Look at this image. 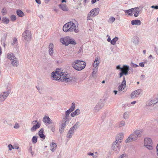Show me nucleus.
I'll return each instance as SVG.
<instances>
[{"label":"nucleus","instance_id":"obj_1","mask_svg":"<svg viewBox=\"0 0 158 158\" xmlns=\"http://www.w3.org/2000/svg\"><path fill=\"white\" fill-rule=\"evenodd\" d=\"M78 26V24L77 22H69L64 25L63 30L66 32H74L77 33L79 32Z\"/></svg>","mask_w":158,"mask_h":158},{"label":"nucleus","instance_id":"obj_2","mask_svg":"<svg viewBox=\"0 0 158 158\" xmlns=\"http://www.w3.org/2000/svg\"><path fill=\"white\" fill-rule=\"evenodd\" d=\"M142 134V131L141 130H136L134 131L125 140V143H127L136 141L138 138L141 136Z\"/></svg>","mask_w":158,"mask_h":158},{"label":"nucleus","instance_id":"obj_3","mask_svg":"<svg viewBox=\"0 0 158 158\" xmlns=\"http://www.w3.org/2000/svg\"><path fill=\"white\" fill-rule=\"evenodd\" d=\"M67 76L65 72H61L58 69L56 71L52 73L51 77L54 80L62 81L63 79Z\"/></svg>","mask_w":158,"mask_h":158},{"label":"nucleus","instance_id":"obj_4","mask_svg":"<svg viewBox=\"0 0 158 158\" xmlns=\"http://www.w3.org/2000/svg\"><path fill=\"white\" fill-rule=\"evenodd\" d=\"M72 65L77 70L80 71L83 69L86 66L85 62L80 60H77L72 62Z\"/></svg>","mask_w":158,"mask_h":158},{"label":"nucleus","instance_id":"obj_5","mask_svg":"<svg viewBox=\"0 0 158 158\" xmlns=\"http://www.w3.org/2000/svg\"><path fill=\"white\" fill-rule=\"evenodd\" d=\"M60 41L63 44L66 46L68 45L69 44H76L74 40L71 38L69 36H66L60 38Z\"/></svg>","mask_w":158,"mask_h":158},{"label":"nucleus","instance_id":"obj_6","mask_svg":"<svg viewBox=\"0 0 158 158\" xmlns=\"http://www.w3.org/2000/svg\"><path fill=\"white\" fill-rule=\"evenodd\" d=\"M22 36L23 39L26 42H29L31 39V34L30 31L25 30L22 34Z\"/></svg>","mask_w":158,"mask_h":158},{"label":"nucleus","instance_id":"obj_7","mask_svg":"<svg viewBox=\"0 0 158 158\" xmlns=\"http://www.w3.org/2000/svg\"><path fill=\"white\" fill-rule=\"evenodd\" d=\"M79 123L77 122L75 125L69 129L67 135L66 137L68 138H71L74 134V132L79 127Z\"/></svg>","mask_w":158,"mask_h":158},{"label":"nucleus","instance_id":"obj_8","mask_svg":"<svg viewBox=\"0 0 158 158\" xmlns=\"http://www.w3.org/2000/svg\"><path fill=\"white\" fill-rule=\"evenodd\" d=\"M158 102V98L157 97H153L149 99L146 102L147 106H153Z\"/></svg>","mask_w":158,"mask_h":158},{"label":"nucleus","instance_id":"obj_9","mask_svg":"<svg viewBox=\"0 0 158 158\" xmlns=\"http://www.w3.org/2000/svg\"><path fill=\"white\" fill-rule=\"evenodd\" d=\"M152 143L151 139L148 138H145L144 139V146L148 149L152 150L153 149Z\"/></svg>","mask_w":158,"mask_h":158},{"label":"nucleus","instance_id":"obj_10","mask_svg":"<svg viewBox=\"0 0 158 158\" xmlns=\"http://www.w3.org/2000/svg\"><path fill=\"white\" fill-rule=\"evenodd\" d=\"M18 45L17 38L15 37L13 38L11 43L10 48L12 49L14 52H16L17 51Z\"/></svg>","mask_w":158,"mask_h":158},{"label":"nucleus","instance_id":"obj_11","mask_svg":"<svg viewBox=\"0 0 158 158\" xmlns=\"http://www.w3.org/2000/svg\"><path fill=\"white\" fill-rule=\"evenodd\" d=\"M120 143L114 142L113 143L112 149L114 152L116 154H118L120 151Z\"/></svg>","mask_w":158,"mask_h":158},{"label":"nucleus","instance_id":"obj_12","mask_svg":"<svg viewBox=\"0 0 158 158\" xmlns=\"http://www.w3.org/2000/svg\"><path fill=\"white\" fill-rule=\"evenodd\" d=\"M18 60L13 55L10 56V63L14 66H17L19 65Z\"/></svg>","mask_w":158,"mask_h":158},{"label":"nucleus","instance_id":"obj_13","mask_svg":"<svg viewBox=\"0 0 158 158\" xmlns=\"http://www.w3.org/2000/svg\"><path fill=\"white\" fill-rule=\"evenodd\" d=\"M142 91V89H139L132 92L130 95L131 98H135L138 97L141 94Z\"/></svg>","mask_w":158,"mask_h":158},{"label":"nucleus","instance_id":"obj_14","mask_svg":"<svg viewBox=\"0 0 158 158\" xmlns=\"http://www.w3.org/2000/svg\"><path fill=\"white\" fill-rule=\"evenodd\" d=\"M123 137V132L120 133L117 135L116 137V140L114 142L120 143L122 142Z\"/></svg>","mask_w":158,"mask_h":158},{"label":"nucleus","instance_id":"obj_15","mask_svg":"<svg viewBox=\"0 0 158 158\" xmlns=\"http://www.w3.org/2000/svg\"><path fill=\"white\" fill-rule=\"evenodd\" d=\"M9 92L8 91L0 93V102L4 101L8 96Z\"/></svg>","mask_w":158,"mask_h":158},{"label":"nucleus","instance_id":"obj_16","mask_svg":"<svg viewBox=\"0 0 158 158\" xmlns=\"http://www.w3.org/2000/svg\"><path fill=\"white\" fill-rule=\"evenodd\" d=\"M99 9L98 8H96L91 10L89 13L93 17H95L97 16L99 13Z\"/></svg>","mask_w":158,"mask_h":158},{"label":"nucleus","instance_id":"obj_17","mask_svg":"<svg viewBox=\"0 0 158 158\" xmlns=\"http://www.w3.org/2000/svg\"><path fill=\"white\" fill-rule=\"evenodd\" d=\"M103 106V104L102 103H98L93 109L94 113H96L98 112Z\"/></svg>","mask_w":158,"mask_h":158},{"label":"nucleus","instance_id":"obj_18","mask_svg":"<svg viewBox=\"0 0 158 158\" xmlns=\"http://www.w3.org/2000/svg\"><path fill=\"white\" fill-rule=\"evenodd\" d=\"M126 86V81L125 77H123V80L120 85H119L118 87V89L119 91H122L124 89Z\"/></svg>","mask_w":158,"mask_h":158},{"label":"nucleus","instance_id":"obj_19","mask_svg":"<svg viewBox=\"0 0 158 158\" xmlns=\"http://www.w3.org/2000/svg\"><path fill=\"white\" fill-rule=\"evenodd\" d=\"M100 62V58L98 56L95 57V60L93 63V68L98 69Z\"/></svg>","mask_w":158,"mask_h":158},{"label":"nucleus","instance_id":"obj_20","mask_svg":"<svg viewBox=\"0 0 158 158\" xmlns=\"http://www.w3.org/2000/svg\"><path fill=\"white\" fill-rule=\"evenodd\" d=\"M129 69V67L127 65H124L122 68L121 71L124 73V75H127L128 73V71Z\"/></svg>","mask_w":158,"mask_h":158},{"label":"nucleus","instance_id":"obj_21","mask_svg":"<svg viewBox=\"0 0 158 158\" xmlns=\"http://www.w3.org/2000/svg\"><path fill=\"white\" fill-rule=\"evenodd\" d=\"M50 150L52 152H54L56 150L57 147L56 144L55 143L52 142V143H50Z\"/></svg>","mask_w":158,"mask_h":158},{"label":"nucleus","instance_id":"obj_22","mask_svg":"<svg viewBox=\"0 0 158 158\" xmlns=\"http://www.w3.org/2000/svg\"><path fill=\"white\" fill-rule=\"evenodd\" d=\"M133 12H135V14L134 16L135 17H138L140 14V10L139 8L137 7L133 8Z\"/></svg>","mask_w":158,"mask_h":158},{"label":"nucleus","instance_id":"obj_23","mask_svg":"<svg viewBox=\"0 0 158 158\" xmlns=\"http://www.w3.org/2000/svg\"><path fill=\"white\" fill-rule=\"evenodd\" d=\"M53 48L54 45L52 43L50 44L48 47V52L49 55L51 56H52L53 53Z\"/></svg>","mask_w":158,"mask_h":158},{"label":"nucleus","instance_id":"obj_24","mask_svg":"<svg viewBox=\"0 0 158 158\" xmlns=\"http://www.w3.org/2000/svg\"><path fill=\"white\" fill-rule=\"evenodd\" d=\"M43 121L44 123H46L50 124L52 123V120L50 119L49 117L47 116H45L43 118Z\"/></svg>","mask_w":158,"mask_h":158},{"label":"nucleus","instance_id":"obj_25","mask_svg":"<svg viewBox=\"0 0 158 158\" xmlns=\"http://www.w3.org/2000/svg\"><path fill=\"white\" fill-rule=\"evenodd\" d=\"M81 113V111L79 109H77L74 112H72L70 115L71 117H73L75 116L79 115Z\"/></svg>","mask_w":158,"mask_h":158},{"label":"nucleus","instance_id":"obj_26","mask_svg":"<svg viewBox=\"0 0 158 158\" xmlns=\"http://www.w3.org/2000/svg\"><path fill=\"white\" fill-rule=\"evenodd\" d=\"M66 126V124L65 123H62L59 126V131L61 134H62L64 131V130Z\"/></svg>","mask_w":158,"mask_h":158},{"label":"nucleus","instance_id":"obj_27","mask_svg":"<svg viewBox=\"0 0 158 158\" xmlns=\"http://www.w3.org/2000/svg\"><path fill=\"white\" fill-rule=\"evenodd\" d=\"M131 41L135 45H138L139 43V38L138 37L136 36H134L132 38Z\"/></svg>","mask_w":158,"mask_h":158},{"label":"nucleus","instance_id":"obj_28","mask_svg":"<svg viewBox=\"0 0 158 158\" xmlns=\"http://www.w3.org/2000/svg\"><path fill=\"white\" fill-rule=\"evenodd\" d=\"M60 8L64 11H68V9L67 6L65 4H61L59 5Z\"/></svg>","mask_w":158,"mask_h":158},{"label":"nucleus","instance_id":"obj_29","mask_svg":"<svg viewBox=\"0 0 158 158\" xmlns=\"http://www.w3.org/2000/svg\"><path fill=\"white\" fill-rule=\"evenodd\" d=\"M131 24L132 25H141V22L140 20L135 19L131 21Z\"/></svg>","mask_w":158,"mask_h":158},{"label":"nucleus","instance_id":"obj_30","mask_svg":"<svg viewBox=\"0 0 158 158\" xmlns=\"http://www.w3.org/2000/svg\"><path fill=\"white\" fill-rule=\"evenodd\" d=\"M40 126V124L39 123H37L35 125H34L31 128V131H35L36 129L39 128Z\"/></svg>","mask_w":158,"mask_h":158},{"label":"nucleus","instance_id":"obj_31","mask_svg":"<svg viewBox=\"0 0 158 158\" xmlns=\"http://www.w3.org/2000/svg\"><path fill=\"white\" fill-rule=\"evenodd\" d=\"M44 131V130L43 129H41L39 132V135L41 138L43 139H44L45 138V136L43 134Z\"/></svg>","mask_w":158,"mask_h":158},{"label":"nucleus","instance_id":"obj_32","mask_svg":"<svg viewBox=\"0 0 158 158\" xmlns=\"http://www.w3.org/2000/svg\"><path fill=\"white\" fill-rule=\"evenodd\" d=\"M125 124V122L124 121H121L117 124V127L118 128H121L124 126Z\"/></svg>","mask_w":158,"mask_h":158},{"label":"nucleus","instance_id":"obj_33","mask_svg":"<svg viewBox=\"0 0 158 158\" xmlns=\"http://www.w3.org/2000/svg\"><path fill=\"white\" fill-rule=\"evenodd\" d=\"M124 11L126 13H127L128 15L131 16H132L133 13V8L128 10H125Z\"/></svg>","mask_w":158,"mask_h":158},{"label":"nucleus","instance_id":"obj_34","mask_svg":"<svg viewBox=\"0 0 158 158\" xmlns=\"http://www.w3.org/2000/svg\"><path fill=\"white\" fill-rule=\"evenodd\" d=\"M16 13L18 15L19 17H22L24 15V13L21 10H17Z\"/></svg>","mask_w":158,"mask_h":158},{"label":"nucleus","instance_id":"obj_35","mask_svg":"<svg viewBox=\"0 0 158 158\" xmlns=\"http://www.w3.org/2000/svg\"><path fill=\"white\" fill-rule=\"evenodd\" d=\"M75 107V104L74 102H73L72 103L71 106L69 109L67 110L68 111H69L71 113L72 111H73Z\"/></svg>","mask_w":158,"mask_h":158},{"label":"nucleus","instance_id":"obj_36","mask_svg":"<svg viewBox=\"0 0 158 158\" xmlns=\"http://www.w3.org/2000/svg\"><path fill=\"white\" fill-rule=\"evenodd\" d=\"M130 113L128 112H126L123 114V117L124 119H128Z\"/></svg>","mask_w":158,"mask_h":158},{"label":"nucleus","instance_id":"obj_37","mask_svg":"<svg viewBox=\"0 0 158 158\" xmlns=\"http://www.w3.org/2000/svg\"><path fill=\"white\" fill-rule=\"evenodd\" d=\"M118 40V38L117 37H115L111 41V44L114 45L115 44L116 42Z\"/></svg>","mask_w":158,"mask_h":158},{"label":"nucleus","instance_id":"obj_38","mask_svg":"<svg viewBox=\"0 0 158 158\" xmlns=\"http://www.w3.org/2000/svg\"><path fill=\"white\" fill-rule=\"evenodd\" d=\"M2 21L4 23L7 24L9 23L10 20L8 18L6 17H3L2 18Z\"/></svg>","mask_w":158,"mask_h":158},{"label":"nucleus","instance_id":"obj_39","mask_svg":"<svg viewBox=\"0 0 158 158\" xmlns=\"http://www.w3.org/2000/svg\"><path fill=\"white\" fill-rule=\"evenodd\" d=\"M71 113L67 110L65 112V116L64 117L65 118L68 119H69L70 120V118L69 114Z\"/></svg>","mask_w":158,"mask_h":158},{"label":"nucleus","instance_id":"obj_40","mask_svg":"<svg viewBox=\"0 0 158 158\" xmlns=\"http://www.w3.org/2000/svg\"><path fill=\"white\" fill-rule=\"evenodd\" d=\"M115 18L113 17H110L108 20V22L110 23H112L115 20Z\"/></svg>","mask_w":158,"mask_h":158},{"label":"nucleus","instance_id":"obj_41","mask_svg":"<svg viewBox=\"0 0 158 158\" xmlns=\"http://www.w3.org/2000/svg\"><path fill=\"white\" fill-rule=\"evenodd\" d=\"M70 120L68 119H66L64 117H63L62 119V123L66 124H67V123H69V121Z\"/></svg>","mask_w":158,"mask_h":158},{"label":"nucleus","instance_id":"obj_42","mask_svg":"<svg viewBox=\"0 0 158 158\" xmlns=\"http://www.w3.org/2000/svg\"><path fill=\"white\" fill-rule=\"evenodd\" d=\"M93 72L92 73V75L93 76H94V75H95L97 74L98 70V69L93 68Z\"/></svg>","mask_w":158,"mask_h":158},{"label":"nucleus","instance_id":"obj_43","mask_svg":"<svg viewBox=\"0 0 158 158\" xmlns=\"http://www.w3.org/2000/svg\"><path fill=\"white\" fill-rule=\"evenodd\" d=\"M1 12L3 15H6L7 14V10L6 8H3Z\"/></svg>","mask_w":158,"mask_h":158},{"label":"nucleus","instance_id":"obj_44","mask_svg":"<svg viewBox=\"0 0 158 158\" xmlns=\"http://www.w3.org/2000/svg\"><path fill=\"white\" fill-rule=\"evenodd\" d=\"M91 17H92V15L90 14L89 13H88V14L87 15V20L88 21H93V20L91 18Z\"/></svg>","mask_w":158,"mask_h":158},{"label":"nucleus","instance_id":"obj_45","mask_svg":"<svg viewBox=\"0 0 158 158\" xmlns=\"http://www.w3.org/2000/svg\"><path fill=\"white\" fill-rule=\"evenodd\" d=\"M32 141L33 143H36L37 141V137L35 136H34L32 139Z\"/></svg>","mask_w":158,"mask_h":158},{"label":"nucleus","instance_id":"obj_46","mask_svg":"<svg viewBox=\"0 0 158 158\" xmlns=\"http://www.w3.org/2000/svg\"><path fill=\"white\" fill-rule=\"evenodd\" d=\"M19 147L17 145L12 146L10 144V151L12 149H18Z\"/></svg>","mask_w":158,"mask_h":158},{"label":"nucleus","instance_id":"obj_47","mask_svg":"<svg viewBox=\"0 0 158 158\" xmlns=\"http://www.w3.org/2000/svg\"><path fill=\"white\" fill-rule=\"evenodd\" d=\"M71 79L68 77L67 76L64 78L63 79L62 81H64L67 82H69L70 81H71Z\"/></svg>","mask_w":158,"mask_h":158},{"label":"nucleus","instance_id":"obj_48","mask_svg":"<svg viewBox=\"0 0 158 158\" xmlns=\"http://www.w3.org/2000/svg\"><path fill=\"white\" fill-rule=\"evenodd\" d=\"M119 158H127V156L126 154H123L120 156Z\"/></svg>","mask_w":158,"mask_h":158},{"label":"nucleus","instance_id":"obj_49","mask_svg":"<svg viewBox=\"0 0 158 158\" xmlns=\"http://www.w3.org/2000/svg\"><path fill=\"white\" fill-rule=\"evenodd\" d=\"M19 127H20L19 125L17 123H15V125L14 127V128H15V129H18L19 128Z\"/></svg>","mask_w":158,"mask_h":158},{"label":"nucleus","instance_id":"obj_50","mask_svg":"<svg viewBox=\"0 0 158 158\" xmlns=\"http://www.w3.org/2000/svg\"><path fill=\"white\" fill-rule=\"evenodd\" d=\"M11 20L12 21H15L16 19V17L14 15H12L11 17Z\"/></svg>","mask_w":158,"mask_h":158},{"label":"nucleus","instance_id":"obj_51","mask_svg":"<svg viewBox=\"0 0 158 158\" xmlns=\"http://www.w3.org/2000/svg\"><path fill=\"white\" fill-rule=\"evenodd\" d=\"M51 130L52 132H54L55 131V126L53 125H52L50 127Z\"/></svg>","mask_w":158,"mask_h":158},{"label":"nucleus","instance_id":"obj_52","mask_svg":"<svg viewBox=\"0 0 158 158\" xmlns=\"http://www.w3.org/2000/svg\"><path fill=\"white\" fill-rule=\"evenodd\" d=\"M131 66L133 68H136L138 66V65L136 64L132 63H131Z\"/></svg>","mask_w":158,"mask_h":158},{"label":"nucleus","instance_id":"obj_53","mask_svg":"<svg viewBox=\"0 0 158 158\" xmlns=\"http://www.w3.org/2000/svg\"><path fill=\"white\" fill-rule=\"evenodd\" d=\"M144 62H141V63H139V66L142 67H144Z\"/></svg>","mask_w":158,"mask_h":158},{"label":"nucleus","instance_id":"obj_54","mask_svg":"<svg viewBox=\"0 0 158 158\" xmlns=\"http://www.w3.org/2000/svg\"><path fill=\"white\" fill-rule=\"evenodd\" d=\"M151 8H154L155 9L157 10L158 9V6H151Z\"/></svg>","mask_w":158,"mask_h":158},{"label":"nucleus","instance_id":"obj_55","mask_svg":"<svg viewBox=\"0 0 158 158\" xmlns=\"http://www.w3.org/2000/svg\"><path fill=\"white\" fill-rule=\"evenodd\" d=\"M37 123H39L37 120H34L32 122V124L33 125H35L37 124Z\"/></svg>","mask_w":158,"mask_h":158},{"label":"nucleus","instance_id":"obj_56","mask_svg":"<svg viewBox=\"0 0 158 158\" xmlns=\"http://www.w3.org/2000/svg\"><path fill=\"white\" fill-rule=\"evenodd\" d=\"M116 69H120V70L121 71L122 69V68H121L120 65H118L116 66Z\"/></svg>","mask_w":158,"mask_h":158},{"label":"nucleus","instance_id":"obj_57","mask_svg":"<svg viewBox=\"0 0 158 158\" xmlns=\"http://www.w3.org/2000/svg\"><path fill=\"white\" fill-rule=\"evenodd\" d=\"M124 75V73L123 72L121 71V72L119 74V77L120 78L121 77L123 76Z\"/></svg>","mask_w":158,"mask_h":158},{"label":"nucleus","instance_id":"obj_58","mask_svg":"<svg viewBox=\"0 0 158 158\" xmlns=\"http://www.w3.org/2000/svg\"><path fill=\"white\" fill-rule=\"evenodd\" d=\"M35 1L38 4H41V1L40 0H35Z\"/></svg>","mask_w":158,"mask_h":158},{"label":"nucleus","instance_id":"obj_59","mask_svg":"<svg viewBox=\"0 0 158 158\" xmlns=\"http://www.w3.org/2000/svg\"><path fill=\"white\" fill-rule=\"evenodd\" d=\"M97 1L96 0H91V3L92 4L95 3Z\"/></svg>","mask_w":158,"mask_h":158},{"label":"nucleus","instance_id":"obj_60","mask_svg":"<svg viewBox=\"0 0 158 158\" xmlns=\"http://www.w3.org/2000/svg\"><path fill=\"white\" fill-rule=\"evenodd\" d=\"M107 40L108 42H111V39H110V36H109V37L107 39Z\"/></svg>","mask_w":158,"mask_h":158},{"label":"nucleus","instance_id":"obj_61","mask_svg":"<svg viewBox=\"0 0 158 158\" xmlns=\"http://www.w3.org/2000/svg\"><path fill=\"white\" fill-rule=\"evenodd\" d=\"M88 155L89 156H93L94 155V153L91 152H89L88 153Z\"/></svg>","mask_w":158,"mask_h":158},{"label":"nucleus","instance_id":"obj_62","mask_svg":"<svg viewBox=\"0 0 158 158\" xmlns=\"http://www.w3.org/2000/svg\"><path fill=\"white\" fill-rule=\"evenodd\" d=\"M129 70H130V71L132 73L133 72V69L132 68H129Z\"/></svg>","mask_w":158,"mask_h":158},{"label":"nucleus","instance_id":"obj_63","mask_svg":"<svg viewBox=\"0 0 158 158\" xmlns=\"http://www.w3.org/2000/svg\"><path fill=\"white\" fill-rule=\"evenodd\" d=\"M136 103V101H134L132 102L131 103V104H135Z\"/></svg>","mask_w":158,"mask_h":158},{"label":"nucleus","instance_id":"obj_64","mask_svg":"<svg viewBox=\"0 0 158 158\" xmlns=\"http://www.w3.org/2000/svg\"><path fill=\"white\" fill-rule=\"evenodd\" d=\"M39 17H40V19H43V16L42 15H40V16H39Z\"/></svg>","mask_w":158,"mask_h":158}]
</instances>
